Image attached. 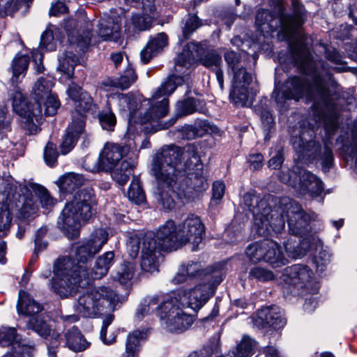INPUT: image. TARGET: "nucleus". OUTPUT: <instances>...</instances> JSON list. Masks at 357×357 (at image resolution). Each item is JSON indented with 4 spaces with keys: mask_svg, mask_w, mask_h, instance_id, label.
Instances as JSON below:
<instances>
[{
    "mask_svg": "<svg viewBox=\"0 0 357 357\" xmlns=\"http://www.w3.org/2000/svg\"><path fill=\"white\" fill-rule=\"evenodd\" d=\"M181 148L176 145L164 146L152 162V172L157 181V199L165 209L174 206V196L191 199L206 190L208 183L204 175L199 156L193 152L190 161L182 164Z\"/></svg>",
    "mask_w": 357,
    "mask_h": 357,
    "instance_id": "obj_1",
    "label": "nucleus"
},
{
    "mask_svg": "<svg viewBox=\"0 0 357 357\" xmlns=\"http://www.w3.org/2000/svg\"><path fill=\"white\" fill-rule=\"evenodd\" d=\"M108 238L106 230L96 229L89 238L77 248V264L68 257L58 258L54 264V277L51 280V289L61 298H67L75 294L78 287L83 288L91 280L105 276L114 262V253L112 251L99 257L90 271L84 264L100 251Z\"/></svg>",
    "mask_w": 357,
    "mask_h": 357,
    "instance_id": "obj_2",
    "label": "nucleus"
},
{
    "mask_svg": "<svg viewBox=\"0 0 357 357\" xmlns=\"http://www.w3.org/2000/svg\"><path fill=\"white\" fill-rule=\"evenodd\" d=\"M344 92L337 84L329 87L319 76L312 81L292 76L284 82L282 98L298 101L303 97L306 102H312L310 110L316 123H323L328 131L335 130L340 116V100Z\"/></svg>",
    "mask_w": 357,
    "mask_h": 357,
    "instance_id": "obj_3",
    "label": "nucleus"
},
{
    "mask_svg": "<svg viewBox=\"0 0 357 357\" xmlns=\"http://www.w3.org/2000/svg\"><path fill=\"white\" fill-rule=\"evenodd\" d=\"M280 204L284 206L280 215L273 214L270 206L263 208L261 214L257 213L254 224L257 234L266 236L271 234V230L280 233L284 228V218H286L290 232L296 236L303 235L307 230L310 216L298 202L288 197L281 199Z\"/></svg>",
    "mask_w": 357,
    "mask_h": 357,
    "instance_id": "obj_4",
    "label": "nucleus"
},
{
    "mask_svg": "<svg viewBox=\"0 0 357 357\" xmlns=\"http://www.w3.org/2000/svg\"><path fill=\"white\" fill-rule=\"evenodd\" d=\"M176 292L158 294L151 297L147 304L140 305L137 311L139 318L155 313L163 321L171 332L181 333L188 329L194 322L193 316L183 312Z\"/></svg>",
    "mask_w": 357,
    "mask_h": 357,
    "instance_id": "obj_5",
    "label": "nucleus"
},
{
    "mask_svg": "<svg viewBox=\"0 0 357 357\" xmlns=\"http://www.w3.org/2000/svg\"><path fill=\"white\" fill-rule=\"evenodd\" d=\"M97 205L94 190L88 187L77 190L73 199L66 204L61 219L69 238L74 239L79 236L82 225L93 218Z\"/></svg>",
    "mask_w": 357,
    "mask_h": 357,
    "instance_id": "obj_6",
    "label": "nucleus"
},
{
    "mask_svg": "<svg viewBox=\"0 0 357 357\" xmlns=\"http://www.w3.org/2000/svg\"><path fill=\"white\" fill-rule=\"evenodd\" d=\"M301 15V11L298 8L294 16L282 15L280 22L282 31L285 40L289 43V49L296 63L305 66L310 63L312 55L307 42V37L300 32L297 26L302 23L300 22Z\"/></svg>",
    "mask_w": 357,
    "mask_h": 357,
    "instance_id": "obj_7",
    "label": "nucleus"
},
{
    "mask_svg": "<svg viewBox=\"0 0 357 357\" xmlns=\"http://www.w3.org/2000/svg\"><path fill=\"white\" fill-rule=\"evenodd\" d=\"M129 152L126 146L117 144H107L100 155V162L106 171H112L113 179L121 186H123L132 174L134 165L127 160H123Z\"/></svg>",
    "mask_w": 357,
    "mask_h": 357,
    "instance_id": "obj_8",
    "label": "nucleus"
},
{
    "mask_svg": "<svg viewBox=\"0 0 357 357\" xmlns=\"http://www.w3.org/2000/svg\"><path fill=\"white\" fill-rule=\"evenodd\" d=\"M304 133L298 136H294L291 138V144L294 149L298 155V158L306 160L308 162L321 160L323 169L328 171L332 167L334 161V156L332 151V143L324 142L322 149L319 142L314 139H305Z\"/></svg>",
    "mask_w": 357,
    "mask_h": 357,
    "instance_id": "obj_9",
    "label": "nucleus"
},
{
    "mask_svg": "<svg viewBox=\"0 0 357 357\" xmlns=\"http://www.w3.org/2000/svg\"><path fill=\"white\" fill-rule=\"evenodd\" d=\"M279 178L282 183L297 189L303 195L319 196L324 190L321 180L309 171L298 167L287 173L281 172Z\"/></svg>",
    "mask_w": 357,
    "mask_h": 357,
    "instance_id": "obj_10",
    "label": "nucleus"
},
{
    "mask_svg": "<svg viewBox=\"0 0 357 357\" xmlns=\"http://www.w3.org/2000/svg\"><path fill=\"white\" fill-rule=\"evenodd\" d=\"M11 98L13 111L22 118V126L29 134L36 133L38 126L35 121L39 123L43 118L41 104L35 99L33 102H27L20 91H14Z\"/></svg>",
    "mask_w": 357,
    "mask_h": 357,
    "instance_id": "obj_11",
    "label": "nucleus"
},
{
    "mask_svg": "<svg viewBox=\"0 0 357 357\" xmlns=\"http://www.w3.org/2000/svg\"><path fill=\"white\" fill-rule=\"evenodd\" d=\"M232 89L229 93L231 102L236 106H250L256 92L248 89L252 78L250 73L242 66L232 70Z\"/></svg>",
    "mask_w": 357,
    "mask_h": 357,
    "instance_id": "obj_12",
    "label": "nucleus"
},
{
    "mask_svg": "<svg viewBox=\"0 0 357 357\" xmlns=\"http://www.w3.org/2000/svg\"><path fill=\"white\" fill-rule=\"evenodd\" d=\"M106 290V287L93 288L88 290L79 297L76 310L85 317L98 314L102 306L103 294Z\"/></svg>",
    "mask_w": 357,
    "mask_h": 357,
    "instance_id": "obj_13",
    "label": "nucleus"
},
{
    "mask_svg": "<svg viewBox=\"0 0 357 357\" xmlns=\"http://www.w3.org/2000/svg\"><path fill=\"white\" fill-rule=\"evenodd\" d=\"M159 250L163 251L176 250L182 246L178 226L169 220L158 229L155 238H153Z\"/></svg>",
    "mask_w": 357,
    "mask_h": 357,
    "instance_id": "obj_14",
    "label": "nucleus"
},
{
    "mask_svg": "<svg viewBox=\"0 0 357 357\" xmlns=\"http://www.w3.org/2000/svg\"><path fill=\"white\" fill-rule=\"evenodd\" d=\"M182 246L187 243L197 245L205 235V227L200 218L195 215H189L178 225Z\"/></svg>",
    "mask_w": 357,
    "mask_h": 357,
    "instance_id": "obj_15",
    "label": "nucleus"
},
{
    "mask_svg": "<svg viewBox=\"0 0 357 357\" xmlns=\"http://www.w3.org/2000/svg\"><path fill=\"white\" fill-rule=\"evenodd\" d=\"M211 284L209 282L197 285L189 292L179 291L176 293L179 303L183 307H190L195 310L200 309L209 298V290Z\"/></svg>",
    "mask_w": 357,
    "mask_h": 357,
    "instance_id": "obj_16",
    "label": "nucleus"
},
{
    "mask_svg": "<svg viewBox=\"0 0 357 357\" xmlns=\"http://www.w3.org/2000/svg\"><path fill=\"white\" fill-rule=\"evenodd\" d=\"M149 107L144 115L140 118L141 123H152L158 122L161 119L165 117L169 112V101L167 97L157 96L153 93L149 99Z\"/></svg>",
    "mask_w": 357,
    "mask_h": 357,
    "instance_id": "obj_17",
    "label": "nucleus"
},
{
    "mask_svg": "<svg viewBox=\"0 0 357 357\" xmlns=\"http://www.w3.org/2000/svg\"><path fill=\"white\" fill-rule=\"evenodd\" d=\"M98 106L89 93H84L83 98L75 102V108L71 112V121L82 126H86L88 116H95Z\"/></svg>",
    "mask_w": 357,
    "mask_h": 357,
    "instance_id": "obj_18",
    "label": "nucleus"
},
{
    "mask_svg": "<svg viewBox=\"0 0 357 357\" xmlns=\"http://www.w3.org/2000/svg\"><path fill=\"white\" fill-rule=\"evenodd\" d=\"M160 250L152 235H146L143 241L141 261V267L144 271L148 273L158 271V261L156 254Z\"/></svg>",
    "mask_w": 357,
    "mask_h": 357,
    "instance_id": "obj_19",
    "label": "nucleus"
},
{
    "mask_svg": "<svg viewBox=\"0 0 357 357\" xmlns=\"http://www.w3.org/2000/svg\"><path fill=\"white\" fill-rule=\"evenodd\" d=\"M313 272L307 266L294 264L284 269L285 281L299 288H307L313 279Z\"/></svg>",
    "mask_w": 357,
    "mask_h": 357,
    "instance_id": "obj_20",
    "label": "nucleus"
},
{
    "mask_svg": "<svg viewBox=\"0 0 357 357\" xmlns=\"http://www.w3.org/2000/svg\"><path fill=\"white\" fill-rule=\"evenodd\" d=\"M206 111V103L204 100L194 98H187L178 101L176 105V116L172 118L165 123V128L173 126L178 117L188 116L195 112L205 113Z\"/></svg>",
    "mask_w": 357,
    "mask_h": 357,
    "instance_id": "obj_21",
    "label": "nucleus"
},
{
    "mask_svg": "<svg viewBox=\"0 0 357 357\" xmlns=\"http://www.w3.org/2000/svg\"><path fill=\"white\" fill-rule=\"evenodd\" d=\"M93 24L91 20L85 15L82 14L76 24V33L77 36L74 35V31H68V35L71 43H76L80 45H88L91 39Z\"/></svg>",
    "mask_w": 357,
    "mask_h": 357,
    "instance_id": "obj_22",
    "label": "nucleus"
},
{
    "mask_svg": "<svg viewBox=\"0 0 357 357\" xmlns=\"http://www.w3.org/2000/svg\"><path fill=\"white\" fill-rule=\"evenodd\" d=\"M144 0L142 3V14H135L132 17L134 26L140 31L146 30L151 26L153 20L156 17L155 0Z\"/></svg>",
    "mask_w": 357,
    "mask_h": 357,
    "instance_id": "obj_23",
    "label": "nucleus"
},
{
    "mask_svg": "<svg viewBox=\"0 0 357 357\" xmlns=\"http://www.w3.org/2000/svg\"><path fill=\"white\" fill-rule=\"evenodd\" d=\"M167 45L168 36L165 33H160L151 38L141 52V60L143 63H148L153 56L161 52Z\"/></svg>",
    "mask_w": 357,
    "mask_h": 357,
    "instance_id": "obj_24",
    "label": "nucleus"
},
{
    "mask_svg": "<svg viewBox=\"0 0 357 357\" xmlns=\"http://www.w3.org/2000/svg\"><path fill=\"white\" fill-rule=\"evenodd\" d=\"M148 338L147 330H135L130 333L126 342V349L123 357H139L142 344Z\"/></svg>",
    "mask_w": 357,
    "mask_h": 357,
    "instance_id": "obj_25",
    "label": "nucleus"
},
{
    "mask_svg": "<svg viewBox=\"0 0 357 357\" xmlns=\"http://www.w3.org/2000/svg\"><path fill=\"white\" fill-rule=\"evenodd\" d=\"M257 316L266 324L275 329L283 328L287 323L282 310L275 305L262 308L258 312Z\"/></svg>",
    "mask_w": 357,
    "mask_h": 357,
    "instance_id": "obj_26",
    "label": "nucleus"
},
{
    "mask_svg": "<svg viewBox=\"0 0 357 357\" xmlns=\"http://www.w3.org/2000/svg\"><path fill=\"white\" fill-rule=\"evenodd\" d=\"M84 130V126L72 121L69 123L60 145V150L62 154L66 155L73 149Z\"/></svg>",
    "mask_w": 357,
    "mask_h": 357,
    "instance_id": "obj_27",
    "label": "nucleus"
},
{
    "mask_svg": "<svg viewBox=\"0 0 357 357\" xmlns=\"http://www.w3.org/2000/svg\"><path fill=\"white\" fill-rule=\"evenodd\" d=\"M264 261L273 268H278L286 265L288 259L284 256L281 247L277 242L266 239Z\"/></svg>",
    "mask_w": 357,
    "mask_h": 357,
    "instance_id": "obj_28",
    "label": "nucleus"
},
{
    "mask_svg": "<svg viewBox=\"0 0 357 357\" xmlns=\"http://www.w3.org/2000/svg\"><path fill=\"white\" fill-rule=\"evenodd\" d=\"M17 308L19 314L26 316L33 315L43 310L40 304L36 303L27 292L22 290L19 292Z\"/></svg>",
    "mask_w": 357,
    "mask_h": 357,
    "instance_id": "obj_29",
    "label": "nucleus"
},
{
    "mask_svg": "<svg viewBox=\"0 0 357 357\" xmlns=\"http://www.w3.org/2000/svg\"><path fill=\"white\" fill-rule=\"evenodd\" d=\"M66 344L74 351H82L89 346V343L84 338L78 328L73 326L65 334Z\"/></svg>",
    "mask_w": 357,
    "mask_h": 357,
    "instance_id": "obj_30",
    "label": "nucleus"
},
{
    "mask_svg": "<svg viewBox=\"0 0 357 357\" xmlns=\"http://www.w3.org/2000/svg\"><path fill=\"white\" fill-rule=\"evenodd\" d=\"M85 182L82 175L68 173L60 179V188L66 193H73L78 188L82 187Z\"/></svg>",
    "mask_w": 357,
    "mask_h": 357,
    "instance_id": "obj_31",
    "label": "nucleus"
},
{
    "mask_svg": "<svg viewBox=\"0 0 357 357\" xmlns=\"http://www.w3.org/2000/svg\"><path fill=\"white\" fill-rule=\"evenodd\" d=\"M98 35L103 41H117L120 36V26L114 22L102 20L99 24Z\"/></svg>",
    "mask_w": 357,
    "mask_h": 357,
    "instance_id": "obj_32",
    "label": "nucleus"
},
{
    "mask_svg": "<svg viewBox=\"0 0 357 357\" xmlns=\"http://www.w3.org/2000/svg\"><path fill=\"white\" fill-rule=\"evenodd\" d=\"M137 77L132 68H128L124 75H121L118 80L107 79L102 82V85L109 87L119 88L122 90L128 89L133 84Z\"/></svg>",
    "mask_w": 357,
    "mask_h": 357,
    "instance_id": "obj_33",
    "label": "nucleus"
},
{
    "mask_svg": "<svg viewBox=\"0 0 357 357\" xmlns=\"http://www.w3.org/2000/svg\"><path fill=\"white\" fill-rule=\"evenodd\" d=\"M271 198L270 195L264 196L259 201V197L252 193H246L244 195L245 204L253 213L255 219L257 218V213L261 214L263 208L267 206L268 201Z\"/></svg>",
    "mask_w": 357,
    "mask_h": 357,
    "instance_id": "obj_34",
    "label": "nucleus"
},
{
    "mask_svg": "<svg viewBox=\"0 0 357 357\" xmlns=\"http://www.w3.org/2000/svg\"><path fill=\"white\" fill-rule=\"evenodd\" d=\"M29 56L28 55L17 54L14 57L11 68L13 72L12 79L17 82L20 75L24 77L29 64Z\"/></svg>",
    "mask_w": 357,
    "mask_h": 357,
    "instance_id": "obj_35",
    "label": "nucleus"
},
{
    "mask_svg": "<svg viewBox=\"0 0 357 357\" xmlns=\"http://www.w3.org/2000/svg\"><path fill=\"white\" fill-rule=\"evenodd\" d=\"M54 85V80L51 77L39 78L36 82L33 88L35 100L36 101H39L41 104V101L45 98V97L51 94L50 92Z\"/></svg>",
    "mask_w": 357,
    "mask_h": 357,
    "instance_id": "obj_36",
    "label": "nucleus"
},
{
    "mask_svg": "<svg viewBox=\"0 0 357 357\" xmlns=\"http://www.w3.org/2000/svg\"><path fill=\"white\" fill-rule=\"evenodd\" d=\"M266 239L249 245L246 248V255L254 263L265 259Z\"/></svg>",
    "mask_w": 357,
    "mask_h": 357,
    "instance_id": "obj_37",
    "label": "nucleus"
},
{
    "mask_svg": "<svg viewBox=\"0 0 357 357\" xmlns=\"http://www.w3.org/2000/svg\"><path fill=\"white\" fill-rule=\"evenodd\" d=\"M99 123L102 129L113 131L116 124V117L112 111L110 104L107 103V107L98 114Z\"/></svg>",
    "mask_w": 357,
    "mask_h": 357,
    "instance_id": "obj_38",
    "label": "nucleus"
},
{
    "mask_svg": "<svg viewBox=\"0 0 357 357\" xmlns=\"http://www.w3.org/2000/svg\"><path fill=\"white\" fill-rule=\"evenodd\" d=\"M129 199L137 204L143 203L145 199V194L142 188L140 180L137 176H133L128 191Z\"/></svg>",
    "mask_w": 357,
    "mask_h": 357,
    "instance_id": "obj_39",
    "label": "nucleus"
},
{
    "mask_svg": "<svg viewBox=\"0 0 357 357\" xmlns=\"http://www.w3.org/2000/svg\"><path fill=\"white\" fill-rule=\"evenodd\" d=\"M135 272V264L132 262H124L116 273L115 278L123 285L129 284Z\"/></svg>",
    "mask_w": 357,
    "mask_h": 357,
    "instance_id": "obj_40",
    "label": "nucleus"
},
{
    "mask_svg": "<svg viewBox=\"0 0 357 357\" xmlns=\"http://www.w3.org/2000/svg\"><path fill=\"white\" fill-rule=\"evenodd\" d=\"M181 79L179 77L172 75L167 78V79L159 87L154 93L155 97L161 96L162 98L169 96L174 93L180 84Z\"/></svg>",
    "mask_w": 357,
    "mask_h": 357,
    "instance_id": "obj_41",
    "label": "nucleus"
},
{
    "mask_svg": "<svg viewBox=\"0 0 357 357\" xmlns=\"http://www.w3.org/2000/svg\"><path fill=\"white\" fill-rule=\"evenodd\" d=\"M17 333L14 327L1 326L0 327V346L6 347L10 345L13 349L17 347L18 343L15 342Z\"/></svg>",
    "mask_w": 357,
    "mask_h": 357,
    "instance_id": "obj_42",
    "label": "nucleus"
},
{
    "mask_svg": "<svg viewBox=\"0 0 357 357\" xmlns=\"http://www.w3.org/2000/svg\"><path fill=\"white\" fill-rule=\"evenodd\" d=\"M26 328L33 331L44 338H47L51 333L50 326L45 321L38 317L30 319L26 324Z\"/></svg>",
    "mask_w": 357,
    "mask_h": 357,
    "instance_id": "obj_43",
    "label": "nucleus"
},
{
    "mask_svg": "<svg viewBox=\"0 0 357 357\" xmlns=\"http://www.w3.org/2000/svg\"><path fill=\"white\" fill-rule=\"evenodd\" d=\"M45 100L41 101L43 116H54L56 114L61 103L56 95L50 94L45 96Z\"/></svg>",
    "mask_w": 357,
    "mask_h": 357,
    "instance_id": "obj_44",
    "label": "nucleus"
},
{
    "mask_svg": "<svg viewBox=\"0 0 357 357\" xmlns=\"http://www.w3.org/2000/svg\"><path fill=\"white\" fill-rule=\"evenodd\" d=\"M77 61V58L75 54L68 53L63 58L59 59V69L60 71L67 75L69 78H72Z\"/></svg>",
    "mask_w": 357,
    "mask_h": 357,
    "instance_id": "obj_45",
    "label": "nucleus"
},
{
    "mask_svg": "<svg viewBox=\"0 0 357 357\" xmlns=\"http://www.w3.org/2000/svg\"><path fill=\"white\" fill-rule=\"evenodd\" d=\"M270 155L272 156L268 161V167L272 169H280L284 160L283 147L280 144L272 147Z\"/></svg>",
    "mask_w": 357,
    "mask_h": 357,
    "instance_id": "obj_46",
    "label": "nucleus"
},
{
    "mask_svg": "<svg viewBox=\"0 0 357 357\" xmlns=\"http://www.w3.org/2000/svg\"><path fill=\"white\" fill-rule=\"evenodd\" d=\"M284 245L289 256L293 258L301 257L307 252V248H304L300 242L293 238H289Z\"/></svg>",
    "mask_w": 357,
    "mask_h": 357,
    "instance_id": "obj_47",
    "label": "nucleus"
},
{
    "mask_svg": "<svg viewBox=\"0 0 357 357\" xmlns=\"http://www.w3.org/2000/svg\"><path fill=\"white\" fill-rule=\"evenodd\" d=\"M195 62V59L192 52L190 50V44L186 45L181 53H180L176 60V65L190 68Z\"/></svg>",
    "mask_w": 357,
    "mask_h": 357,
    "instance_id": "obj_48",
    "label": "nucleus"
},
{
    "mask_svg": "<svg viewBox=\"0 0 357 357\" xmlns=\"http://www.w3.org/2000/svg\"><path fill=\"white\" fill-rule=\"evenodd\" d=\"M42 208L50 210L56 203V200L54 199L48 192L47 190L43 187H38L36 191Z\"/></svg>",
    "mask_w": 357,
    "mask_h": 357,
    "instance_id": "obj_49",
    "label": "nucleus"
},
{
    "mask_svg": "<svg viewBox=\"0 0 357 357\" xmlns=\"http://www.w3.org/2000/svg\"><path fill=\"white\" fill-rule=\"evenodd\" d=\"M202 25V21L196 15H189L183 27V38L188 39L190 36Z\"/></svg>",
    "mask_w": 357,
    "mask_h": 357,
    "instance_id": "obj_50",
    "label": "nucleus"
},
{
    "mask_svg": "<svg viewBox=\"0 0 357 357\" xmlns=\"http://www.w3.org/2000/svg\"><path fill=\"white\" fill-rule=\"evenodd\" d=\"M202 65L206 68L213 69L220 67L222 63V58L220 54L214 51L208 52L199 60Z\"/></svg>",
    "mask_w": 357,
    "mask_h": 357,
    "instance_id": "obj_51",
    "label": "nucleus"
},
{
    "mask_svg": "<svg viewBox=\"0 0 357 357\" xmlns=\"http://www.w3.org/2000/svg\"><path fill=\"white\" fill-rule=\"evenodd\" d=\"M58 156L56 144L51 142H47L44 150V159L46 164L50 167H54L57 162Z\"/></svg>",
    "mask_w": 357,
    "mask_h": 357,
    "instance_id": "obj_52",
    "label": "nucleus"
},
{
    "mask_svg": "<svg viewBox=\"0 0 357 357\" xmlns=\"http://www.w3.org/2000/svg\"><path fill=\"white\" fill-rule=\"evenodd\" d=\"M249 278L262 282H266L273 280L274 279V275L272 271L266 268L256 266L250 270Z\"/></svg>",
    "mask_w": 357,
    "mask_h": 357,
    "instance_id": "obj_53",
    "label": "nucleus"
},
{
    "mask_svg": "<svg viewBox=\"0 0 357 357\" xmlns=\"http://www.w3.org/2000/svg\"><path fill=\"white\" fill-rule=\"evenodd\" d=\"M114 320V316L112 314L107 315L103 320L102 326L100 331V339L105 344H112L116 342V336L114 334L109 335L107 338V331L108 326L112 323Z\"/></svg>",
    "mask_w": 357,
    "mask_h": 357,
    "instance_id": "obj_54",
    "label": "nucleus"
},
{
    "mask_svg": "<svg viewBox=\"0 0 357 357\" xmlns=\"http://www.w3.org/2000/svg\"><path fill=\"white\" fill-rule=\"evenodd\" d=\"M66 92L68 97L75 103L83 98L84 93H89L87 91H84L82 87L74 82H72L69 85Z\"/></svg>",
    "mask_w": 357,
    "mask_h": 357,
    "instance_id": "obj_55",
    "label": "nucleus"
},
{
    "mask_svg": "<svg viewBox=\"0 0 357 357\" xmlns=\"http://www.w3.org/2000/svg\"><path fill=\"white\" fill-rule=\"evenodd\" d=\"M225 185L223 182L217 181L213 183L211 201L217 204L225 194Z\"/></svg>",
    "mask_w": 357,
    "mask_h": 357,
    "instance_id": "obj_56",
    "label": "nucleus"
},
{
    "mask_svg": "<svg viewBox=\"0 0 357 357\" xmlns=\"http://www.w3.org/2000/svg\"><path fill=\"white\" fill-rule=\"evenodd\" d=\"M38 211V206L32 197H27L22 207V212L24 216L29 217Z\"/></svg>",
    "mask_w": 357,
    "mask_h": 357,
    "instance_id": "obj_57",
    "label": "nucleus"
},
{
    "mask_svg": "<svg viewBox=\"0 0 357 357\" xmlns=\"http://www.w3.org/2000/svg\"><path fill=\"white\" fill-rule=\"evenodd\" d=\"M225 59L231 70L241 68V57L238 53L234 51H228L225 54Z\"/></svg>",
    "mask_w": 357,
    "mask_h": 357,
    "instance_id": "obj_58",
    "label": "nucleus"
},
{
    "mask_svg": "<svg viewBox=\"0 0 357 357\" xmlns=\"http://www.w3.org/2000/svg\"><path fill=\"white\" fill-rule=\"evenodd\" d=\"M182 268L189 278L195 277L197 275L200 276L204 272V271L202 270L201 264L197 262H192L188 264L186 267L183 266Z\"/></svg>",
    "mask_w": 357,
    "mask_h": 357,
    "instance_id": "obj_59",
    "label": "nucleus"
},
{
    "mask_svg": "<svg viewBox=\"0 0 357 357\" xmlns=\"http://www.w3.org/2000/svg\"><path fill=\"white\" fill-rule=\"evenodd\" d=\"M248 162L250 164V169L254 171L258 170L263 166L264 156L259 153L250 154L248 158Z\"/></svg>",
    "mask_w": 357,
    "mask_h": 357,
    "instance_id": "obj_60",
    "label": "nucleus"
},
{
    "mask_svg": "<svg viewBox=\"0 0 357 357\" xmlns=\"http://www.w3.org/2000/svg\"><path fill=\"white\" fill-rule=\"evenodd\" d=\"M67 12L68 7L66 5L60 0H58L56 3L52 5L50 10V15L57 17L61 14L66 13Z\"/></svg>",
    "mask_w": 357,
    "mask_h": 357,
    "instance_id": "obj_61",
    "label": "nucleus"
},
{
    "mask_svg": "<svg viewBox=\"0 0 357 357\" xmlns=\"http://www.w3.org/2000/svg\"><path fill=\"white\" fill-rule=\"evenodd\" d=\"M10 130V119L6 112L0 110V135Z\"/></svg>",
    "mask_w": 357,
    "mask_h": 357,
    "instance_id": "obj_62",
    "label": "nucleus"
},
{
    "mask_svg": "<svg viewBox=\"0 0 357 357\" xmlns=\"http://www.w3.org/2000/svg\"><path fill=\"white\" fill-rule=\"evenodd\" d=\"M31 349L25 346L17 344L10 352L7 353L1 357H24L25 351H31Z\"/></svg>",
    "mask_w": 357,
    "mask_h": 357,
    "instance_id": "obj_63",
    "label": "nucleus"
},
{
    "mask_svg": "<svg viewBox=\"0 0 357 357\" xmlns=\"http://www.w3.org/2000/svg\"><path fill=\"white\" fill-rule=\"evenodd\" d=\"M12 220V217L9 211H0V231L9 227Z\"/></svg>",
    "mask_w": 357,
    "mask_h": 357,
    "instance_id": "obj_64",
    "label": "nucleus"
}]
</instances>
